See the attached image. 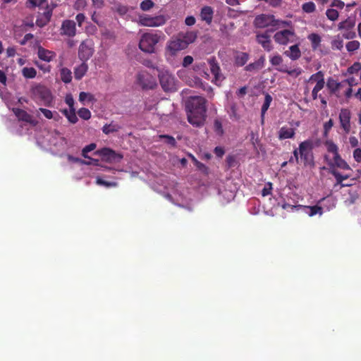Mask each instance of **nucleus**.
Masks as SVG:
<instances>
[{"label": "nucleus", "instance_id": "f257e3e1", "mask_svg": "<svg viewBox=\"0 0 361 361\" xmlns=\"http://www.w3.org/2000/svg\"><path fill=\"white\" fill-rule=\"evenodd\" d=\"M27 4L30 8L38 7L39 20L44 22L51 20L53 10L57 6L54 1L49 4L47 0H27Z\"/></svg>", "mask_w": 361, "mask_h": 361}, {"label": "nucleus", "instance_id": "f03ea898", "mask_svg": "<svg viewBox=\"0 0 361 361\" xmlns=\"http://www.w3.org/2000/svg\"><path fill=\"white\" fill-rule=\"evenodd\" d=\"M213 9L211 6H204L201 9L200 18L202 21L211 23L213 18Z\"/></svg>", "mask_w": 361, "mask_h": 361}, {"label": "nucleus", "instance_id": "7ed1b4c3", "mask_svg": "<svg viewBox=\"0 0 361 361\" xmlns=\"http://www.w3.org/2000/svg\"><path fill=\"white\" fill-rule=\"evenodd\" d=\"M254 23H287L286 21H280L275 20L274 16L261 14L255 18Z\"/></svg>", "mask_w": 361, "mask_h": 361}, {"label": "nucleus", "instance_id": "20e7f679", "mask_svg": "<svg viewBox=\"0 0 361 361\" xmlns=\"http://www.w3.org/2000/svg\"><path fill=\"white\" fill-rule=\"evenodd\" d=\"M114 10L121 16H124L126 14L128 13V11H129V8L128 6L122 5L121 4H116L115 5Z\"/></svg>", "mask_w": 361, "mask_h": 361}, {"label": "nucleus", "instance_id": "39448f33", "mask_svg": "<svg viewBox=\"0 0 361 361\" xmlns=\"http://www.w3.org/2000/svg\"><path fill=\"white\" fill-rule=\"evenodd\" d=\"M154 6V3L152 0H144L140 4V8L147 11L153 8Z\"/></svg>", "mask_w": 361, "mask_h": 361}, {"label": "nucleus", "instance_id": "423d86ee", "mask_svg": "<svg viewBox=\"0 0 361 361\" xmlns=\"http://www.w3.org/2000/svg\"><path fill=\"white\" fill-rule=\"evenodd\" d=\"M326 14L329 20L331 21L336 20L338 17V12L333 8L328 9Z\"/></svg>", "mask_w": 361, "mask_h": 361}, {"label": "nucleus", "instance_id": "0eeeda50", "mask_svg": "<svg viewBox=\"0 0 361 361\" xmlns=\"http://www.w3.org/2000/svg\"><path fill=\"white\" fill-rule=\"evenodd\" d=\"M302 10L306 13H312L315 10V5L312 1L307 2L302 5Z\"/></svg>", "mask_w": 361, "mask_h": 361}, {"label": "nucleus", "instance_id": "6e6552de", "mask_svg": "<svg viewBox=\"0 0 361 361\" xmlns=\"http://www.w3.org/2000/svg\"><path fill=\"white\" fill-rule=\"evenodd\" d=\"M264 1L272 7H279L282 3L281 0H265Z\"/></svg>", "mask_w": 361, "mask_h": 361}, {"label": "nucleus", "instance_id": "1a4fd4ad", "mask_svg": "<svg viewBox=\"0 0 361 361\" xmlns=\"http://www.w3.org/2000/svg\"><path fill=\"white\" fill-rule=\"evenodd\" d=\"M332 6L339 8H343L345 6V4L343 1L341 0H334V2L332 3Z\"/></svg>", "mask_w": 361, "mask_h": 361}, {"label": "nucleus", "instance_id": "9d476101", "mask_svg": "<svg viewBox=\"0 0 361 361\" xmlns=\"http://www.w3.org/2000/svg\"><path fill=\"white\" fill-rule=\"evenodd\" d=\"M75 18L78 23H83L86 18L83 13H78Z\"/></svg>", "mask_w": 361, "mask_h": 361}, {"label": "nucleus", "instance_id": "9b49d317", "mask_svg": "<svg viewBox=\"0 0 361 361\" xmlns=\"http://www.w3.org/2000/svg\"><path fill=\"white\" fill-rule=\"evenodd\" d=\"M226 2L231 6H235L239 4L238 0H226Z\"/></svg>", "mask_w": 361, "mask_h": 361}, {"label": "nucleus", "instance_id": "f8f14e48", "mask_svg": "<svg viewBox=\"0 0 361 361\" xmlns=\"http://www.w3.org/2000/svg\"><path fill=\"white\" fill-rule=\"evenodd\" d=\"M185 23H195V18L193 16H188L185 20Z\"/></svg>", "mask_w": 361, "mask_h": 361}, {"label": "nucleus", "instance_id": "ddd939ff", "mask_svg": "<svg viewBox=\"0 0 361 361\" xmlns=\"http://www.w3.org/2000/svg\"><path fill=\"white\" fill-rule=\"evenodd\" d=\"M63 23H73V21L72 20H65L63 21Z\"/></svg>", "mask_w": 361, "mask_h": 361}, {"label": "nucleus", "instance_id": "4468645a", "mask_svg": "<svg viewBox=\"0 0 361 361\" xmlns=\"http://www.w3.org/2000/svg\"><path fill=\"white\" fill-rule=\"evenodd\" d=\"M342 23H348V20H346L345 21H343Z\"/></svg>", "mask_w": 361, "mask_h": 361}]
</instances>
